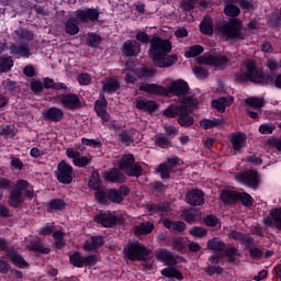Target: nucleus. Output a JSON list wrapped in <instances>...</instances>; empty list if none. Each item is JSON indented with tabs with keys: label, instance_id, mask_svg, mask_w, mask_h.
<instances>
[{
	"label": "nucleus",
	"instance_id": "obj_1",
	"mask_svg": "<svg viewBox=\"0 0 281 281\" xmlns=\"http://www.w3.org/2000/svg\"><path fill=\"white\" fill-rule=\"evenodd\" d=\"M172 52V44L168 40L154 37L150 41L149 56L153 58L156 67H171L177 63V55H169Z\"/></svg>",
	"mask_w": 281,
	"mask_h": 281
},
{
	"label": "nucleus",
	"instance_id": "obj_2",
	"mask_svg": "<svg viewBox=\"0 0 281 281\" xmlns=\"http://www.w3.org/2000/svg\"><path fill=\"white\" fill-rule=\"evenodd\" d=\"M23 196L32 199L34 196V190L27 181L19 180L9 196V205L11 207H20V205H23V201H25Z\"/></svg>",
	"mask_w": 281,
	"mask_h": 281
},
{
	"label": "nucleus",
	"instance_id": "obj_3",
	"mask_svg": "<svg viewBox=\"0 0 281 281\" xmlns=\"http://www.w3.org/2000/svg\"><path fill=\"white\" fill-rule=\"evenodd\" d=\"M244 70H240L235 75V81L239 83L247 82V80H250V82H265V76L262 75V70L260 68L256 67V63L254 60L248 59L243 67Z\"/></svg>",
	"mask_w": 281,
	"mask_h": 281
},
{
	"label": "nucleus",
	"instance_id": "obj_4",
	"mask_svg": "<svg viewBox=\"0 0 281 281\" xmlns=\"http://www.w3.org/2000/svg\"><path fill=\"white\" fill-rule=\"evenodd\" d=\"M166 89L168 93H173V95H177L180 102H182V104H187L189 109H194L196 106V99L190 97V88L188 87V82L179 79L172 81Z\"/></svg>",
	"mask_w": 281,
	"mask_h": 281
},
{
	"label": "nucleus",
	"instance_id": "obj_5",
	"mask_svg": "<svg viewBox=\"0 0 281 281\" xmlns=\"http://www.w3.org/2000/svg\"><path fill=\"white\" fill-rule=\"evenodd\" d=\"M120 168L126 172L128 177H142V166L135 162L133 155L123 156L120 161Z\"/></svg>",
	"mask_w": 281,
	"mask_h": 281
},
{
	"label": "nucleus",
	"instance_id": "obj_6",
	"mask_svg": "<svg viewBox=\"0 0 281 281\" xmlns=\"http://www.w3.org/2000/svg\"><path fill=\"white\" fill-rule=\"evenodd\" d=\"M240 22L232 21L221 24L216 32L221 38H238L240 36Z\"/></svg>",
	"mask_w": 281,
	"mask_h": 281
},
{
	"label": "nucleus",
	"instance_id": "obj_7",
	"mask_svg": "<svg viewBox=\"0 0 281 281\" xmlns=\"http://www.w3.org/2000/svg\"><path fill=\"white\" fill-rule=\"evenodd\" d=\"M56 177L59 183H71V181H74V167H71L67 161L61 160L57 165Z\"/></svg>",
	"mask_w": 281,
	"mask_h": 281
},
{
	"label": "nucleus",
	"instance_id": "obj_8",
	"mask_svg": "<svg viewBox=\"0 0 281 281\" xmlns=\"http://www.w3.org/2000/svg\"><path fill=\"white\" fill-rule=\"evenodd\" d=\"M125 255L128 260H144L148 256V250L139 241H134L127 246Z\"/></svg>",
	"mask_w": 281,
	"mask_h": 281
},
{
	"label": "nucleus",
	"instance_id": "obj_9",
	"mask_svg": "<svg viewBox=\"0 0 281 281\" xmlns=\"http://www.w3.org/2000/svg\"><path fill=\"white\" fill-rule=\"evenodd\" d=\"M235 179L238 183L243 186H247L248 188H257L258 187V173L256 171H244L241 173H237Z\"/></svg>",
	"mask_w": 281,
	"mask_h": 281
},
{
	"label": "nucleus",
	"instance_id": "obj_10",
	"mask_svg": "<svg viewBox=\"0 0 281 281\" xmlns=\"http://www.w3.org/2000/svg\"><path fill=\"white\" fill-rule=\"evenodd\" d=\"M60 104L64 109L68 111H78L82 106L80 102V97L78 94L68 93L60 98Z\"/></svg>",
	"mask_w": 281,
	"mask_h": 281
},
{
	"label": "nucleus",
	"instance_id": "obj_11",
	"mask_svg": "<svg viewBox=\"0 0 281 281\" xmlns=\"http://www.w3.org/2000/svg\"><path fill=\"white\" fill-rule=\"evenodd\" d=\"M66 155L69 159H72L74 166H77L78 168H85L91 164V156H80V151L75 150L74 148H68Z\"/></svg>",
	"mask_w": 281,
	"mask_h": 281
},
{
	"label": "nucleus",
	"instance_id": "obj_12",
	"mask_svg": "<svg viewBox=\"0 0 281 281\" xmlns=\"http://www.w3.org/2000/svg\"><path fill=\"white\" fill-rule=\"evenodd\" d=\"M9 49L10 54L15 58H30V56H32V53L30 52V45L25 43L11 44Z\"/></svg>",
	"mask_w": 281,
	"mask_h": 281
},
{
	"label": "nucleus",
	"instance_id": "obj_13",
	"mask_svg": "<svg viewBox=\"0 0 281 281\" xmlns=\"http://www.w3.org/2000/svg\"><path fill=\"white\" fill-rule=\"evenodd\" d=\"M202 63L210 65L215 69H225V67H227L228 59L225 56L209 55L202 58Z\"/></svg>",
	"mask_w": 281,
	"mask_h": 281
},
{
	"label": "nucleus",
	"instance_id": "obj_14",
	"mask_svg": "<svg viewBox=\"0 0 281 281\" xmlns=\"http://www.w3.org/2000/svg\"><path fill=\"white\" fill-rule=\"evenodd\" d=\"M76 16L81 23H89V21H98V10L95 9H79L76 11Z\"/></svg>",
	"mask_w": 281,
	"mask_h": 281
},
{
	"label": "nucleus",
	"instance_id": "obj_15",
	"mask_svg": "<svg viewBox=\"0 0 281 281\" xmlns=\"http://www.w3.org/2000/svg\"><path fill=\"white\" fill-rule=\"evenodd\" d=\"M186 203L194 206L203 205V203H205L203 191L199 189L188 191L186 194Z\"/></svg>",
	"mask_w": 281,
	"mask_h": 281
},
{
	"label": "nucleus",
	"instance_id": "obj_16",
	"mask_svg": "<svg viewBox=\"0 0 281 281\" xmlns=\"http://www.w3.org/2000/svg\"><path fill=\"white\" fill-rule=\"evenodd\" d=\"M139 91H145L149 95H168V89L155 83H140Z\"/></svg>",
	"mask_w": 281,
	"mask_h": 281
},
{
	"label": "nucleus",
	"instance_id": "obj_17",
	"mask_svg": "<svg viewBox=\"0 0 281 281\" xmlns=\"http://www.w3.org/2000/svg\"><path fill=\"white\" fill-rule=\"evenodd\" d=\"M247 136L244 133L236 132L231 134V144L235 153H240L241 148L246 146Z\"/></svg>",
	"mask_w": 281,
	"mask_h": 281
},
{
	"label": "nucleus",
	"instance_id": "obj_18",
	"mask_svg": "<svg viewBox=\"0 0 281 281\" xmlns=\"http://www.w3.org/2000/svg\"><path fill=\"white\" fill-rule=\"evenodd\" d=\"M142 53V45L137 41H126L123 44L124 56H137Z\"/></svg>",
	"mask_w": 281,
	"mask_h": 281
},
{
	"label": "nucleus",
	"instance_id": "obj_19",
	"mask_svg": "<svg viewBox=\"0 0 281 281\" xmlns=\"http://www.w3.org/2000/svg\"><path fill=\"white\" fill-rule=\"evenodd\" d=\"M94 221L103 227H113L117 223V217L113 213H100L94 217Z\"/></svg>",
	"mask_w": 281,
	"mask_h": 281
},
{
	"label": "nucleus",
	"instance_id": "obj_20",
	"mask_svg": "<svg viewBox=\"0 0 281 281\" xmlns=\"http://www.w3.org/2000/svg\"><path fill=\"white\" fill-rule=\"evenodd\" d=\"M232 104H234V97L232 95L222 97L212 101L213 109H216L220 113H225V109H227V106H232Z\"/></svg>",
	"mask_w": 281,
	"mask_h": 281
},
{
	"label": "nucleus",
	"instance_id": "obj_21",
	"mask_svg": "<svg viewBox=\"0 0 281 281\" xmlns=\"http://www.w3.org/2000/svg\"><path fill=\"white\" fill-rule=\"evenodd\" d=\"M270 216L271 217H265L263 223H266V225H274L277 229H281V207L271 210Z\"/></svg>",
	"mask_w": 281,
	"mask_h": 281
},
{
	"label": "nucleus",
	"instance_id": "obj_22",
	"mask_svg": "<svg viewBox=\"0 0 281 281\" xmlns=\"http://www.w3.org/2000/svg\"><path fill=\"white\" fill-rule=\"evenodd\" d=\"M102 89L105 93H115L120 89V81L115 77H108L102 81Z\"/></svg>",
	"mask_w": 281,
	"mask_h": 281
},
{
	"label": "nucleus",
	"instance_id": "obj_23",
	"mask_svg": "<svg viewBox=\"0 0 281 281\" xmlns=\"http://www.w3.org/2000/svg\"><path fill=\"white\" fill-rule=\"evenodd\" d=\"M94 111L103 122H109L111 116L106 113V99L102 98L101 100L95 101Z\"/></svg>",
	"mask_w": 281,
	"mask_h": 281
},
{
	"label": "nucleus",
	"instance_id": "obj_24",
	"mask_svg": "<svg viewBox=\"0 0 281 281\" xmlns=\"http://www.w3.org/2000/svg\"><path fill=\"white\" fill-rule=\"evenodd\" d=\"M157 258L160 260V262H165V265L169 267L177 265V258H175V255L166 249H159L157 251Z\"/></svg>",
	"mask_w": 281,
	"mask_h": 281
},
{
	"label": "nucleus",
	"instance_id": "obj_25",
	"mask_svg": "<svg viewBox=\"0 0 281 281\" xmlns=\"http://www.w3.org/2000/svg\"><path fill=\"white\" fill-rule=\"evenodd\" d=\"M137 76H143L144 78H150L153 76V70L147 68H142L140 72L135 71H126V82H130L131 85H135V81L137 80Z\"/></svg>",
	"mask_w": 281,
	"mask_h": 281
},
{
	"label": "nucleus",
	"instance_id": "obj_26",
	"mask_svg": "<svg viewBox=\"0 0 281 281\" xmlns=\"http://www.w3.org/2000/svg\"><path fill=\"white\" fill-rule=\"evenodd\" d=\"M29 251H38L40 254H49L52 249L45 247L41 237H37L35 240L31 241L30 245L26 246Z\"/></svg>",
	"mask_w": 281,
	"mask_h": 281
},
{
	"label": "nucleus",
	"instance_id": "obj_27",
	"mask_svg": "<svg viewBox=\"0 0 281 281\" xmlns=\"http://www.w3.org/2000/svg\"><path fill=\"white\" fill-rule=\"evenodd\" d=\"M44 117L50 122H60L65 117V112L59 108H50L44 113Z\"/></svg>",
	"mask_w": 281,
	"mask_h": 281
},
{
	"label": "nucleus",
	"instance_id": "obj_28",
	"mask_svg": "<svg viewBox=\"0 0 281 281\" xmlns=\"http://www.w3.org/2000/svg\"><path fill=\"white\" fill-rule=\"evenodd\" d=\"M7 256L10 258L14 267H19V269H25V267H27V261H25L23 256L19 255L16 250L12 249V251H9Z\"/></svg>",
	"mask_w": 281,
	"mask_h": 281
},
{
	"label": "nucleus",
	"instance_id": "obj_29",
	"mask_svg": "<svg viewBox=\"0 0 281 281\" xmlns=\"http://www.w3.org/2000/svg\"><path fill=\"white\" fill-rule=\"evenodd\" d=\"M178 124L184 127L192 126V124H194V119L190 115L186 106L182 109V112H180Z\"/></svg>",
	"mask_w": 281,
	"mask_h": 281
},
{
	"label": "nucleus",
	"instance_id": "obj_30",
	"mask_svg": "<svg viewBox=\"0 0 281 281\" xmlns=\"http://www.w3.org/2000/svg\"><path fill=\"white\" fill-rule=\"evenodd\" d=\"M104 244V240L102 239V236H94L91 237L90 240H87L83 245V249L86 251H93V249H98V247H102Z\"/></svg>",
	"mask_w": 281,
	"mask_h": 281
},
{
	"label": "nucleus",
	"instance_id": "obj_31",
	"mask_svg": "<svg viewBox=\"0 0 281 281\" xmlns=\"http://www.w3.org/2000/svg\"><path fill=\"white\" fill-rule=\"evenodd\" d=\"M136 108H138L140 111L153 113V111L157 109V102L150 100H138L136 102Z\"/></svg>",
	"mask_w": 281,
	"mask_h": 281
},
{
	"label": "nucleus",
	"instance_id": "obj_32",
	"mask_svg": "<svg viewBox=\"0 0 281 281\" xmlns=\"http://www.w3.org/2000/svg\"><path fill=\"white\" fill-rule=\"evenodd\" d=\"M104 179L106 181H111L112 183H122L124 181V176H122L117 169H112L111 171H106L104 173Z\"/></svg>",
	"mask_w": 281,
	"mask_h": 281
},
{
	"label": "nucleus",
	"instance_id": "obj_33",
	"mask_svg": "<svg viewBox=\"0 0 281 281\" xmlns=\"http://www.w3.org/2000/svg\"><path fill=\"white\" fill-rule=\"evenodd\" d=\"M200 32L202 34H206L207 36H212L214 34V27L212 26V18L206 16L200 24Z\"/></svg>",
	"mask_w": 281,
	"mask_h": 281
},
{
	"label": "nucleus",
	"instance_id": "obj_34",
	"mask_svg": "<svg viewBox=\"0 0 281 281\" xmlns=\"http://www.w3.org/2000/svg\"><path fill=\"white\" fill-rule=\"evenodd\" d=\"M155 225L150 222H144L140 225L134 227V234L137 236H142V234H150L153 232Z\"/></svg>",
	"mask_w": 281,
	"mask_h": 281
},
{
	"label": "nucleus",
	"instance_id": "obj_35",
	"mask_svg": "<svg viewBox=\"0 0 281 281\" xmlns=\"http://www.w3.org/2000/svg\"><path fill=\"white\" fill-rule=\"evenodd\" d=\"M66 32L70 34V36H76L78 32H80V27L78 26V20L76 18H70L66 22Z\"/></svg>",
	"mask_w": 281,
	"mask_h": 281
},
{
	"label": "nucleus",
	"instance_id": "obj_36",
	"mask_svg": "<svg viewBox=\"0 0 281 281\" xmlns=\"http://www.w3.org/2000/svg\"><path fill=\"white\" fill-rule=\"evenodd\" d=\"M186 105H176V104H170L165 111L164 115L166 117H177V115H181V112L183 111Z\"/></svg>",
	"mask_w": 281,
	"mask_h": 281
},
{
	"label": "nucleus",
	"instance_id": "obj_37",
	"mask_svg": "<svg viewBox=\"0 0 281 281\" xmlns=\"http://www.w3.org/2000/svg\"><path fill=\"white\" fill-rule=\"evenodd\" d=\"M221 200L224 203H234L235 201H238V192L231 191V190H224L221 193Z\"/></svg>",
	"mask_w": 281,
	"mask_h": 281
},
{
	"label": "nucleus",
	"instance_id": "obj_38",
	"mask_svg": "<svg viewBox=\"0 0 281 281\" xmlns=\"http://www.w3.org/2000/svg\"><path fill=\"white\" fill-rule=\"evenodd\" d=\"M207 249H211L212 251H223V249H225V243L214 237L207 241Z\"/></svg>",
	"mask_w": 281,
	"mask_h": 281
},
{
	"label": "nucleus",
	"instance_id": "obj_39",
	"mask_svg": "<svg viewBox=\"0 0 281 281\" xmlns=\"http://www.w3.org/2000/svg\"><path fill=\"white\" fill-rule=\"evenodd\" d=\"M246 104L252 109H262V106H265V99L260 97H249L246 99Z\"/></svg>",
	"mask_w": 281,
	"mask_h": 281
},
{
	"label": "nucleus",
	"instance_id": "obj_40",
	"mask_svg": "<svg viewBox=\"0 0 281 281\" xmlns=\"http://www.w3.org/2000/svg\"><path fill=\"white\" fill-rule=\"evenodd\" d=\"M165 278H176V280H183V274L175 268H165L161 270Z\"/></svg>",
	"mask_w": 281,
	"mask_h": 281
},
{
	"label": "nucleus",
	"instance_id": "obj_41",
	"mask_svg": "<svg viewBox=\"0 0 281 281\" xmlns=\"http://www.w3.org/2000/svg\"><path fill=\"white\" fill-rule=\"evenodd\" d=\"M221 124H223V121L218 119H212V120L204 119L200 122V126L205 131L210 128H214L216 126H221Z\"/></svg>",
	"mask_w": 281,
	"mask_h": 281
},
{
	"label": "nucleus",
	"instance_id": "obj_42",
	"mask_svg": "<svg viewBox=\"0 0 281 281\" xmlns=\"http://www.w3.org/2000/svg\"><path fill=\"white\" fill-rule=\"evenodd\" d=\"M204 48L201 45H194L189 47V49L184 53L186 58H196V56H201L203 54Z\"/></svg>",
	"mask_w": 281,
	"mask_h": 281
},
{
	"label": "nucleus",
	"instance_id": "obj_43",
	"mask_svg": "<svg viewBox=\"0 0 281 281\" xmlns=\"http://www.w3.org/2000/svg\"><path fill=\"white\" fill-rule=\"evenodd\" d=\"M14 67L12 57H0V71H10Z\"/></svg>",
	"mask_w": 281,
	"mask_h": 281
},
{
	"label": "nucleus",
	"instance_id": "obj_44",
	"mask_svg": "<svg viewBox=\"0 0 281 281\" xmlns=\"http://www.w3.org/2000/svg\"><path fill=\"white\" fill-rule=\"evenodd\" d=\"M70 263L74 265V267L82 268L85 267V257H82L80 252H74L70 255Z\"/></svg>",
	"mask_w": 281,
	"mask_h": 281
},
{
	"label": "nucleus",
	"instance_id": "obj_45",
	"mask_svg": "<svg viewBox=\"0 0 281 281\" xmlns=\"http://www.w3.org/2000/svg\"><path fill=\"white\" fill-rule=\"evenodd\" d=\"M157 172L160 173L161 179H169L172 167L167 164H160L157 168Z\"/></svg>",
	"mask_w": 281,
	"mask_h": 281
},
{
	"label": "nucleus",
	"instance_id": "obj_46",
	"mask_svg": "<svg viewBox=\"0 0 281 281\" xmlns=\"http://www.w3.org/2000/svg\"><path fill=\"white\" fill-rule=\"evenodd\" d=\"M89 188H91V190H98L100 188V173L98 171L91 173Z\"/></svg>",
	"mask_w": 281,
	"mask_h": 281
},
{
	"label": "nucleus",
	"instance_id": "obj_47",
	"mask_svg": "<svg viewBox=\"0 0 281 281\" xmlns=\"http://www.w3.org/2000/svg\"><path fill=\"white\" fill-rule=\"evenodd\" d=\"M53 237L55 238V245L59 249L65 247V233L60 231H56L53 233Z\"/></svg>",
	"mask_w": 281,
	"mask_h": 281
},
{
	"label": "nucleus",
	"instance_id": "obj_48",
	"mask_svg": "<svg viewBox=\"0 0 281 281\" xmlns=\"http://www.w3.org/2000/svg\"><path fill=\"white\" fill-rule=\"evenodd\" d=\"M237 201H240L243 205H246L247 207L254 205L251 195H249V193H237Z\"/></svg>",
	"mask_w": 281,
	"mask_h": 281
},
{
	"label": "nucleus",
	"instance_id": "obj_49",
	"mask_svg": "<svg viewBox=\"0 0 281 281\" xmlns=\"http://www.w3.org/2000/svg\"><path fill=\"white\" fill-rule=\"evenodd\" d=\"M224 13L226 16H238V14H240V9L237 5L227 4L224 8Z\"/></svg>",
	"mask_w": 281,
	"mask_h": 281
},
{
	"label": "nucleus",
	"instance_id": "obj_50",
	"mask_svg": "<svg viewBox=\"0 0 281 281\" xmlns=\"http://www.w3.org/2000/svg\"><path fill=\"white\" fill-rule=\"evenodd\" d=\"M193 74L199 80H205L210 76V72L202 66L193 68Z\"/></svg>",
	"mask_w": 281,
	"mask_h": 281
},
{
	"label": "nucleus",
	"instance_id": "obj_51",
	"mask_svg": "<svg viewBox=\"0 0 281 281\" xmlns=\"http://www.w3.org/2000/svg\"><path fill=\"white\" fill-rule=\"evenodd\" d=\"M191 236H194V238H203V236L207 235V229L199 226H194L190 229Z\"/></svg>",
	"mask_w": 281,
	"mask_h": 281
},
{
	"label": "nucleus",
	"instance_id": "obj_52",
	"mask_svg": "<svg viewBox=\"0 0 281 281\" xmlns=\"http://www.w3.org/2000/svg\"><path fill=\"white\" fill-rule=\"evenodd\" d=\"M49 209L56 211L65 210V201L63 200H50L49 201Z\"/></svg>",
	"mask_w": 281,
	"mask_h": 281
},
{
	"label": "nucleus",
	"instance_id": "obj_53",
	"mask_svg": "<svg viewBox=\"0 0 281 281\" xmlns=\"http://www.w3.org/2000/svg\"><path fill=\"white\" fill-rule=\"evenodd\" d=\"M274 130L276 126L272 123H266L259 126V133H261V135H271Z\"/></svg>",
	"mask_w": 281,
	"mask_h": 281
},
{
	"label": "nucleus",
	"instance_id": "obj_54",
	"mask_svg": "<svg viewBox=\"0 0 281 281\" xmlns=\"http://www.w3.org/2000/svg\"><path fill=\"white\" fill-rule=\"evenodd\" d=\"M81 144H83V146H90L92 148H100V146H102V143L100 142V139H93V138H81Z\"/></svg>",
	"mask_w": 281,
	"mask_h": 281
},
{
	"label": "nucleus",
	"instance_id": "obj_55",
	"mask_svg": "<svg viewBox=\"0 0 281 281\" xmlns=\"http://www.w3.org/2000/svg\"><path fill=\"white\" fill-rule=\"evenodd\" d=\"M109 201L112 203H122L124 200L117 190H109Z\"/></svg>",
	"mask_w": 281,
	"mask_h": 281
},
{
	"label": "nucleus",
	"instance_id": "obj_56",
	"mask_svg": "<svg viewBox=\"0 0 281 281\" xmlns=\"http://www.w3.org/2000/svg\"><path fill=\"white\" fill-rule=\"evenodd\" d=\"M97 201H99V203H108L109 202V190L106 191H98L94 194Z\"/></svg>",
	"mask_w": 281,
	"mask_h": 281
},
{
	"label": "nucleus",
	"instance_id": "obj_57",
	"mask_svg": "<svg viewBox=\"0 0 281 281\" xmlns=\"http://www.w3.org/2000/svg\"><path fill=\"white\" fill-rule=\"evenodd\" d=\"M54 232V223L46 224L45 226L41 227L38 231L40 236H49Z\"/></svg>",
	"mask_w": 281,
	"mask_h": 281
},
{
	"label": "nucleus",
	"instance_id": "obj_58",
	"mask_svg": "<svg viewBox=\"0 0 281 281\" xmlns=\"http://www.w3.org/2000/svg\"><path fill=\"white\" fill-rule=\"evenodd\" d=\"M182 218L187 223H194L196 221V213H194V211H186L182 214Z\"/></svg>",
	"mask_w": 281,
	"mask_h": 281
},
{
	"label": "nucleus",
	"instance_id": "obj_59",
	"mask_svg": "<svg viewBox=\"0 0 281 281\" xmlns=\"http://www.w3.org/2000/svg\"><path fill=\"white\" fill-rule=\"evenodd\" d=\"M100 36L97 34H89L88 35V45H90V47H98V45H100Z\"/></svg>",
	"mask_w": 281,
	"mask_h": 281
},
{
	"label": "nucleus",
	"instance_id": "obj_60",
	"mask_svg": "<svg viewBox=\"0 0 281 281\" xmlns=\"http://www.w3.org/2000/svg\"><path fill=\"white\" fill-rule=\"evenodd\" d=\"M204 223L209 227H216L218 225V217L215 215H209L204 218Z\"/></svg>",
	"mask_w": 281,
	"mask_h": 281
},
{
	"label": "nucleus",
	"instance_id": "obj_61",
	"mask_svg": "<svg viewBox=\"0 0 281 281\" xmlns=\"http://www.w3.org/2000/svg\"><path fill=\"white\" fill-rule=\"evenodd\" d=\"M77 80L79 85L87 86L91 82V76L89 74H80L78 75Z\"/></svg>",
	"mask_w": 281,
	"mask_h": 281
},
{
	"label": "nucleus",
	"instance_id": "obj_62",
	"mask_svg": "<svg viewBox=\"0 0 281 281\" xmlns=\"http://www.w3.org/2000/svg\"><path fill=\"white\" fill-rule=\"evenodd\" d=\"M155 144L160 148H166V146H168V138L166 136L158 135L156 136Z\"/></svg>",
	"mask_w": 281,
	"mask_h": 281
},
{
	"label": "nucleus",
	"instance_id": "obj_63",
	"mask_svg": "<svg viewBox=\"0 0 281 281\" xmlns=\"http://www.w3.org/2000/svg\"><path fill=\"white\" fill-rule=\"evenodd\" d=\"M11 167L13 170H22L23 169V162L21 161V159L12 156L11 157Z\"/></svg>",
	"mask_w": 281,
	"mask_h": 281
},
{
	"label": "nucleus",
	"instance_id": "obj_64",
	"mask_svg": "<svg viewBox=\"0 0 281 281\" xmlns=\"http://www.w3.org/2000/svg\"><path fill=\"white\" fill-rule=\"evenodd\" d=\"M165 131L169 137H176V135H179V128L175 127L173 125H165Z\"/></svg>",
	"mask_w": 281,
	"mask_h": 281
}]
</instances>
